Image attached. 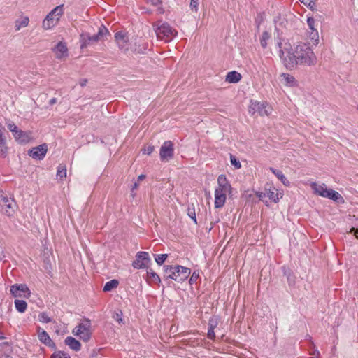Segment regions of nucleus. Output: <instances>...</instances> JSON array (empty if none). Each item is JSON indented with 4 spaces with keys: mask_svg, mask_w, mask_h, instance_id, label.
Listing matches in <instances>:
<instances>
[{
    "mask_svg": "<svg viewBox=\"0 0 358 358\" xmlns=\"http://www.w3.org/2000/svg\"><path fill=\"white\" fill-rule=\"evenodd\" d=\"M217 320L215 318H210L208 321V329H215L216 327L217 326Z\"/></svg>",
    "mask_w": 358,
    "mask_h": 358,
    "instance_id": "obj_40",
    "label": "nucleus"
},
{
    "mask_svg": "<svg viewBox=\"0 0 358 358\" xmlns=\"http://www.w3.org/2000/svg\"><path fill=\"white\" fill-rule=\"evenodd\" d=\"M29 20L27 17H24L20 22L16 21L15 29L20 30L21 27H26L28 25Z\"/></svg>",
    "mask_w": 358,
    "mask_h": 358,
    "instance_id": "obj_35",
    "label": "nucleus"
},
{
    "mask_svg": "<svg viewBox=\"0 0 358 358\" xmlns=\"http://www.w3.org/2000/svg\"><path fill=\"white\" fill-rule=\"evenodd\" d=\"M167 254H160L155 255V259L157 264L159 266L162 265L165 260L167 259Z\"/></svg>",
    "mask_w": 358,
    "mask_h": 358,
    "instance_id": "obj_34",
    "label": "nucleus"
},
{
    "mask_svg": "<svg viewBox=\"0 0 358 358\" xmlns=\"http://www.w3.org/2000/svg\"><path fill=\"white\" fill-rule=\"evenodd\" d=\"M190 273V268L180 265H176L174 266V270L172 273L164 275V278L166 280L169 278L181 283L187 279Z\"/></svg>",
    "mask_w": 358,
    "mask_h": 358,
    "instance_id": "obj_5",
    "label": "nucleus"
},
{
    "mask_svg": "<svg viewBox=\"0 0 358 358\" xmlns=\"http://www.w3.org/2000/svg\"><path fill=\"white\" fill-rule=\"evenodd\" d=\"M283 273L287 277V280L289 286L295 285L296 277L289 268L283 267Z\"/></svg>",
    "mask_w": 358,
    "mask_h": 358,
    "instance_id": "obj_23",
    "label": "nucleus"
},
{
    "mask_svg": "<svg viewBox=\"0 0 358 358\" xmlns=\"http://www.w3.org/2000/svg\"><path fill=\"white\" fill-rule=\"evenodd\" d=\"M282 77L284 78L286 84L289 86H295L296 85V80L295 78L288 73H282L281 75Z\"/></svg>",
    "mask_w": 358,
    "mask_h": 358,
    "instance_id": "obj_26",
    "label": "nucleus"
},
{
    "mask_svg": "<svg viewBox=\"0 0 358 358\" xmlns=\"http://www.w3.org/2000/svg\"><path fill=\"white\" fill-rule=\"evenodd\" d=\"M15 201L8 198L3 192H0V211L8 216L14 213Z\"/></svg>",
    "mask_w": 358,
    "mask_h": 358,
    "instance_id": "obj_8",
    "label": "nucleus"
},
{
    "mask_svg": "<svg viewBox=\"0 0 358 358\" xmlns=\"http://www.w3.org/2000/svg\"><path fill=\"white\" fill-rule=\"evenodd\" d=\"M15 139L20 143H26L29 141L28 134L22 130L18 129L13 135Z\"/></svg>",
    "mask_w": 358,
    "mask_h": 358,
    "instance_id": "obj_19",
    "label": "nucleus"
},
{
    "mask_svg": "<svg viewBox=\"0 0 358 358\" xmlns=\"http://www.w3.org/2000/svg\"><path fill=\"white\" fill-rule=\"evenodd\" d=\"M199 0H191L190 1V7L192 9H195L196 11L198 10Z\"/></svg>",
    "mask_w": 358,
    "mask_h": 358,
    "instance_id": "obj_46",
    "label": "nucleus"
},
{
    "mask_svg": "<svg viewBox=\"0 0 358 358\" xmlns=\"http://www.w3.org/2000/svg\"><path fill=\"white\" fill-rule=\"evenodd\" d=\"M174 266L173 265H166L164 266V272L166 274L172 273L173 271L174 270Z\"/></svg>",
    "mask_w": 358,
    "mask_h": 358,
    "instance_id": "obj_43",
    "label": "nucleus"
},
{
    "mask_svg": "<svg viewBox=\"0 0 358 358\" xmlns=\"http://www.w3.org/2000/svg\"><path fill=\"white\" fill-rule=\"evenodd\" d=\"M7 127L8 129L13 133V135H14V133L15 134V132L18 130L17 127L13 122L8 123Z\"/></svg>",
    "mask_w": 358,
    "mask_h": 358,
    "instance_id": "obj_42",
    "label": "nucleus"
},
{
    "mask_svg": "<svg viewBox=\"0 0 358 358\" xmlns=\"http://www.w3.org/2000/svg\"><path fill=\"white\" fill-rule=\"evenodd\" d=\"M241 74L236 71L229 72L225 78V81L229 83H237L241 79Z\"/></svg>",
    "mask_w": 358,
    "mask_h": 358,
    "instance_id": "obj_18",
    "label": "nucleus"
},
{
    "mask_svg": "<svg viewBox=\"0 0 358 358\" xmlns=\"http://www.w3.org/2000/svg\"><path fill=\"white\" fill-rule=\"evenodd\" d=\"M147 280L150 282H154L158 286L160 285L162 281L159 276L152 270V269H147Z\"/></svg>",
    "mask_w": 358,
    "mask_h": 358,
    "instance_id": "obj_17",
    "label": "nucleus"
},
{
    "mask_svg": "<svg viewBox=\"0 0 358 358\" xmlns=\"http://www.w3.org/2000/svg\"><path fill=\"white\" fill-rule=\"evenodd\" d=\"M299 1H301L303 3H308L309 5H310L312 3L313 4H315V0H299Z\"/></svg>",
    "mask_w": 358,
    "mask_h": 358,
    "instance_id": "obj_51",
    "label": "nucleus"
},
{
    "mask_svg": "<svg viewBox=\"0 0 358 358\" xmlns=\"http://www.w3.org/2000/svg\"><path fill=\"white\" fill-rule=\"evenodd\" d=\"M218 187L215 189V192L223 193L227 194L231 189L230 183L227 179L225 175H220L217 178Z\"/></svg>",
    "mask_w": 358,
    "mask_h": 358,
    "instance_id": "obj_13",
    "label": "nucleus"
},
{
    "mask_svg": "<svg viewBox=\"0 0 358 358\" xmlns=\"http://www.w3.org/2000/svg\"><path fill=\"white\" fill-rule=\"evenodd\" d=\"M278 47L280 49V59L287 69L292 70L298 64L311 66L316 62L315 55L306 43L299 44L294 51L289 43H285L282 46V42L278 41Z\"/></svg>",
    "mask_w": 358,
    "mask_h": 358,
    "instance_id": "obj_1",
    "label": "nucleus"
},
{
    "mask_svg": "<svg viewBox=\"0 0 358 358\" xmlns=\"http://www.w3.org/2000/svg\"><path fill=\"white\" fill-rule=\"evenodd\" d=\"M226 198L225 194L215 192V207L216 208H222L225 203Z\"/></svg>",
    "mask_w": 358,
    "mask_h": 358,
    "instance_id": "obj_21",
    "label": "nucleus"
},
{
    "mask_svg": "<svg viewBox=\"0 0 358 358\" xmlns=\"http://www.w3.org/2000/svg\"><path fill=\"white\" fill-rule=\"evenodd\" d=\"M6 132L5 128L0 124V147L6 145Z\"/></svg>",
    "mask_w": 358,
    "mask_h": 358,
    "instance_id": "obj_32",
    "label": "nucleus"
},
{
    "mask_svg": "<svg viewBox=\"0 0 358 358\" xmlns=\"http://www.w3.org/2000/svg\"><path fill=\"white\" fill-rule=\"evenodd\" d=\"M118 285L119 281L117 280H111L105 284L103 290L105 292H110L114 288H116L118 286Z\"/></svg>",
    "mask_w": 358,
    "mask_h": 358,
    "instance_id": "obj_25",
    "label": "nucleus"
},
{
    "mask_svg": "<svg viewBox=\"0 0 358 358\" xmlns=\"http://www.w3.org/2000/svg\"><path fill=\"white\" fill-rule=\"evenodd\" d=\"M50 358H71V357L68 353L58 350L52 354Z\"/></svg>",
    "mask_w": 358,
    "mask_h": 358,
    "instance_id": "obj_33",
    "label": "nucleus"
},
{
    "mask_svg": "<svg viewBox=\"0 0 358 358\" xmlns=\"http://www.w3.org/2000/svg\"><path fill=\"white\" fill-rule=\"evenodd\" d=\"M174 147L171 141H165L160 148L159 157L162 162H168L173 157Z\"/></svg>",
    "mask_w": 358,
    "mask_h": 358,
    "instance_id": "obj_9",
    "label": "nucleus"
},
{
    "mask_svg": "<svg viewBox=\"0 0 358 358\" xmlns=\"http://www.w3.org/2000/svg\"><path fill=\"white\" fill-rule=\"evenodd\" d=\"M55 52L56 58L58 59H62L63 57L68 56V48L66 43L62 41L59 42L56 46L52 49Z\"/></svg>",
    "mask_w": 358,
    "mask_h": 358,
    "instance_id": "obj_15",
    "label": "nucleus"
},
{
    "mask_svg": "<svg viewBox=\"0 0 358 358\" xmlns=\"http://www.w3.org/2000/svg\"><path fill=\"white\" fill-rule=\"evenodd\" d=\"M57 103V99L56 98H52L49 101V104L50 106H52L53 104L56 103Z\"/></svg>",
    "mask_w": 358,
    "mask_h": 358,
    "instance_id": "obj_53",
    "label": "nucleus"
},
{
    "mask_svg": "<svg viewBox=\"0 0 358 358\" xmlns=\"http://www.w3.org/2000/svg\"><path fill=\"white\" fill-rule=\"evenodd\" d=\"M64 343L75 351H79L81 348L80 341L72 336L66 337L64 340Z\"/></svg>",
    "mask_w": 358,
    "mask_h": 358,
    "instance_id": "obj_16",
    "label": "nucleus"
},
{
    "mask_svg": "<svg viewBox=\"0 0 358 358\" xmlns=\"http://www.w3.org/2000/svg\"><path fill=\"white\" fill-rule=\"evenodd\" d=\"M138 187V182H134V185H133V187H132V190L134 189H137Z\"/></svg>",
    "mask_w": 358,
    "mask_h": 358,
    "instance_id": "obj_56",
    "label": "nucleus"
},
{
    "mask_svg": "<svg viewBox=\"0 0 358 358\" xmlns=\"http://www.w3.org/2000/svg\"><path fill=\"white\" fill-rule=\"evenodd\" d=\"M270 171L281 181V182L288 187L290 185L289 181L287 179L281 171L277 170L273 167L269 168Z\"/></svg>",
    "mask_w": 358,
    "mask_h": 358,
    "instance_id": "obj_20",
    "label": "nucleus"
},
{
    "mask_svg": "<svg viewBox=\"0 0 358 358\" xmlns=\"http://www.w3.org/2000/svg\"><path fill=\"white\" fill-rule=\"evenodd\" d=\"M3 358H13V357L9 355H6Z\"/></svg>",
    "mask_w": 358,
    "mask_h": 358,
    "instance_id": "obj_57",
    "label": "nucleus"
},
{
    "mask_svg": "<svg viewBox=\"0 0 358 358\" xmlns=\"http://www.w3.org/2000/svg\"><path fill=\"white\" fill-rule=\"evenodd\" d=\"M122 315V311H120V313H116V317L115 318L119 323H121L122 322V319L121 317Z\"/></svg>",
    "mask_w": 358,
    "mask_h": 358,
    "instance_id": "obj_49",
    "label": "nucleus"
},
{
    "mask_svg": "<svg viewBox=\"0 0 358 358\" xmlns=\"http://www.w3.org/2000/svg\"><path fill=\"white\" fill-rule=\"evenodd\" d=\"M38 336L39 341L45 345L52 348H56V345L54 341L50 338L48 334L41 327L38 328Z\"/></svg>",
    "mask_w": 358,
    "mask_h": 358,
    "instance_id": "obj_14",
    "label": "nucleus"
},
{
    "mask_svg": "<svg viewBox=\"0 0 358 358\" xmlns=\"http://www.w3.org/2000/svg\"><path fill=\"white\" fill-rule=\"evenodd\" d=\"M275 189H266V195L269 199L275 203H277L279 200L278 194L275 192Z\"/></svg>",
    "mask_w": 358,
    "mask_h": 358,
    "instance_id": "obj_28",
    "label": "nucleus"
},
{
    "mask_svg": "<svg viewBox=\"0 0 358 358\" xmlns=\"http://www.w3.org/2000/svg\"><path fill=\"white\" fill-rule=\"evenodd\" d=\"M66 176V168L63 164H60L57 167V177L60 180Z\"/></svg>",
    "mask_w": 358,
    "mask_h": 358,
    "instance_id": "obj_29",
    "label": "nucleus"
},
{
    "mask_svg": "<svg viewBox=\"0 0 358 358\" xmlns=\"http://www.w3.org/2000/svg\"><path fill=\"white\" fill-rule=\"evenodd\" d=\"M351 232L353 233L354 236L358 238V229L352 227L351 229Z\"/></svg>",
    "mask_w": 358,
    "mask_h": 358,
    "instance_id": "obj_50",
    "label": "nucleus"
},
{
    "mask_svg": "<svg viewBox=\"0 0 358 358\" xmlns=\"http://www.w3.org/2000/svg\"><path fill=\"white\" fill-rule=\"evenodd\" d=\"M87 83V79H82L80 81V85L81 87H84L86 85Z\"/></svg>",
    "mask_w": 358,
    "mask_h": 358,
    "instance_id": "obj_52",
    "label": "nucleus"
},
{
    "mask_svg": "<svg viewBox=\"0 0 358 358\" xmlns=\"http://www.w3.org/2000/svg\"><path fill=\"white\" fill-rule=\"evenodd\" d=\"M271 35L267 31H264L262 33L260 38L261 46L265 49L267 47V41L270 39Z\"/></svg>",
    "mask_w": 358,
    "mask_h": 358,
    "instance_id": "obj_30",
    "label": "nucleus"
},
{
    "mask_svg": "<svg viewBox=\"0 0 358 358\" xmlns=\"http://www.w3.org/2000/svg\"><path fill=\"white\" fill-rule=\"evenodd\" d=\"M155 150V147L153 145H148L147 148L143 149V152L146 153L147 155H150Z\"/></svg>",
    "mask_w": 358,
    "mask_h": 358,
    "instance_id": "obj_45",
    "label": "nucleus"
},
{
    "mask_svg": "<svg viewBox=\"0 0 358 358\" xmlns=\"http://www.w3.org/2000/svg\"><path fill=\"white\" fill-rule=\"evenodd\" d=\"M253 110L257 112L260 115H268L269 113L266 109V106L263 103H255L253 106Z\"/></svg>",
    "mask_w": 358,
    "mask_h": 358,
    "instance_id": "obj_22",
    "label": "nucleus"
},
{
    "mask_svg": "<svg viewBox=\"0 0 358 358\" xmlns=\"http://www.w3.org/2000/svg\"><path fill=\"white\" fill-rule=\"evenodd\" d=\"M63 6L64 5H59L55 7L45 17L43 22V26L45 28H50L51 23H53L54 17H55L56 21L59 20V17L63 14Z\"/></svg>",
    "mask_w": 358,
    "mask_h": 358,
    "instance_id": "obj_11",
    "label": "nucleus"
},
{
    "mask_svg": "<svg viewBox=\"0 0 358 358\" xmlns=\"http://www.w3.org/2000/svg\"><path fill=\"white\" fill-rule=\"evenodd\" d=\"M38 317H39V321L41 322L48 323V322H52V319L50 317H48V314L45 312L40 313Z\"/></svg>",
    "mask_w": 358,
    "mask_h": 358,
    "instance_id": "obj_36",
    "label": "nucleus"
},
{
    "mask_svg": "<svg viewBox=\"0 0 358 358\" xmlns=\"http://www.w3.org/2000/svg\"><path fill=\"white\" fill-rule=\"evenodd\" d=\"M151 264L150 257L147 252L140 251L136 255V259L132 262V266L136 269H148Z\"/></svg>",
    "mask_w": 358,
    "mask_h": 358,
    "instance_id": "obj_7",
    "label": "nucleus"
},
{
    "mask_svg": "<svg viewBox=\"0 0 358 358\" xmlns=\"http://www.w3.org/2000/svg\"><path fill=\"white\" fill-rule=\"evenodd\" d=\"M256 196L259 199V200H263V199L266 196V192H257Z\"/></svg>",
    "mask_w": 358,
    "mask_h": 358,
    "instance_id": "obj_48",
    "label": "nucleus"
},
{
    "mask_svg": "<svg viewBox=\"0 0 358 358\" xmlns=\"http://www.w3.org/2000/svg\"><path fill=\"white\" fill-rule=\"evenodd\" d=\"M8 147L6 145L4 146L0 147V157L5 158L8 154Z\"/></svg>",
    "mask_w": 358,
    "mask_h": 358,
    "instance_id": "obj_41",
    "label": "nucleus"
},
{
    "mask_svg": "<svg viewBox=\"0 0 358 358\" xmlns=\"http://www.w3.org/2000/svg\"><path fill=\"white\" fill-rule=\"evenodd\" d=\"M153 27L157 38L166 43L171 41L178 34V31L166 22H157L153 24Z\"/></svg>",
    "mask_w": 358,
    "mask_h": 358,
    "instance_id": "obj_3",
    "label": "nucleus"
},
{
    "mask_svg": "<svg viewBox=\"0 0 358 358\" xmlns=\"http://www.w3.org/2000/svg\"><path fill=\"white\" fill-rule=\"evenodd\" d=\"M90 320L85 318L83 322L73 330V333L83 341L87 342L91 338L92 334Z\"/></svg>",
    "mask_w": 358,
    "mask_h": 358,
    "instance_id": "obj_4",
    "label": "nucleus"
},
{
    "mask_svg": "<svg viewBox=\"0 0 358 358\" xmlns=\"http://www.w3.org/2000/svg\"><path fill=\"white\" fill-rule=\"evenodd\" d=\"M307 24L309 28L312 30L311 34H313V31H315V34L312 36V39H314L315 36H317V39H318V34L316 29H315V20L313 17H308L307 19Z\"/></svg>",
    "mask_w": 358,
    "mask_h": 358,
    "instance_id": "obj_31",
    "label": "nucleus"
},
{
    "mask_svg": "<svg viewBox=\"0 0 358 358\" xmlns=\"http://www.w3.org/2000/svg\"><path fill=\"white\" fill-rule=\"evenodd\" d=\"M315 191L320 196L331 199L338 203L344 202L343 198L338 192L327 189L325 185L316 186Z\"/></svg>",
    "mask_w": 358,
    "mask_h": 358,
    "instance_id": "obj_6",
    "label": "nucleus"
},
{
    "mask_svg": "<svg viewBox=\"0 0 358 358\" xmlns=\"http://www.w3.org/2000/svg\"><path fill=\"white\" fill-rule=\"evenodd\" d=\"M157 11L160 13V14H163L164 13V10L163 8L162 7H159L157 8Z\"/></svg>",
    "mask_w": 358,
    "mask_h": 358,
    "instance_id": "obj_55",
    "label": "nucleus"
},
{
    "mask_svg": "<svg viewBox=\"0 0 358 358\" xmlns=\"http://www.w3.org/2000/svg\"><path fill=\"white\" fill-rule=\"evenodd\" d=\"M16 310L19 313H24L27 308V303L24 300L15 299L14 301Z\"/></svg>",
    "mask_w": 358,
    "mask_h": 358,
    "instance_id": "obj_24",
    "label": "nucleus"
},
{
    "mask_svg": "<svg viewBox=\"0 0 358 358\" xmlns=\"http://www.w3.org/2000/svg\"><path fill=\"white\" fill-rule=\"evenodd\" d=\"M10 294L13 297H26L29 298L31 295V292L29 287L25 284H15L10 287Z\"/></svg>",
    "mask_w": 358,
    "mask_h": 358,
    "instance_id": "obj_10",
    "label": "nucleus"
},
{
    "mask_svg": "<svg viewBox=\"0 0 358 358\" xmlns=\"http://www.w3.org/2000/svg\"><path fill=\"white\" fill-rule=\"evenodd\" d=\"M357 109H358V105H357Z\"/></svg>",
    "mask_w": 358,
    "mask_h": 358,
    "instance_id": "obj_59",
    "label": "nucleus"
},
{
    "mask_svg": "<svg viewBox=\"0 0 358 358\" xmlns=\"http://www.w3.org/2000/svg\"><path fill=\"white\" fill-rule=\"evenodd\" d=\"M151 4L154 6H158L162 3V0H150Z\"/></svg>",
    "mask_w": 358,
    "mask_h": 358,
    "instance_id": "obj_47",
    "label": "nucleus"
},
{
    "mask_svg": "<svg viewBox=\"0 0 358 358\" xmlns=\"http://www.w3.org/2000/svg\"><path fill=\"white\" fill-rule=\"evenodd\" d=\"M230 162L231 164L236 168L240 169L241 167V164L239 160L234 155H230Z\"/></svg>",
    "mask_w": 358,
    "mask_h": 358,
    "instance_id": "obj_38",
    "label": "nucleus"
},
{
    "mask_svg": "<svg viewBox=\"0 0 358 358\" xmlns=\"http://www.w3.org/2000/svg\"><path fill=\"white\" fill-rule=\"evenodd\" d=\"M110 35L108 29L104 25H101L98 33L94 36H90L89 33L83 32L80 35V48L84 49L90 45L103 40L104 38L107 39L106 36Z\"/></svg>",
    "mask_w": 358,
    "mask_h": 358,
    "instance_id": "obj_2",
    "label": "nucleus"
},
{
    "mask_svg": "<svg viewBox=\"0 0 358 358\" xmlns=\"http://www.w3.org/2000/svg\"><path fill=\"white\" fill-rule=\"evenodd\" d=\"M187 212L188 216L194 221L195 224H197L195 207L193 203L188 205Z\"/></svg>",
    "mask_w": 358,
    "mask_h": 358,
    "instance_id": "obj_27",
    "label": "nucleus"
},
{
    "mask_svg": "<svg viewBox=\"0 0 358 358\" xmlns=\"http://www.w3.org/2000/svg\"><path fill=\"white\" fill-rule=\"evenodd\" d=\"M207 336L209 339L214 341L215 339V334L214 329H208Z\"/></svg>",
    "mask_w": 358,
    "mask_h": 358,
    "instance_id": "obj_44",
    "label": "nucleus"
},
{
    "mask_svg": "<svg viewBox=\"0 0 358 358\" xmlns=\"http://www.w3.org/2000/svg\"><path fill=\"white\" fill-rule=\"evenodd\" d=\"M4 338V336L0 335V339Z\"/></svg>",
    "mask_w": 358,
    "mask_h": 358,
    "instance_id": "obj_58",
    "label": "nucleus"
},
{
    "mask_svg": "<svg viewBox=\"0 0 358 358\" xmlns=\"http://www.w3.org/2000/svg\"><path fill=\"white\" fill-rule=\"evenodd\" d=\"M199 278V271H194L189 278V283L190 285H193L194 283H195L196 282V280H198Z\"/></svg>",
    "mask_w": 358,
    "mask_h": 358,
    "instance_id": "obj_39",
    "label": "nucleus"
},
{
    "mask_svg": "<svg viewBox=\"0 0 358 358\" xmlns=\"http://www.w3.org/2000/svg\"><path fill=\"white\" fill-rule=\"evenodd\" d=\"M48 150V145L46 143H43L33 148L31 150H29V156L32 157L36 159H43L45 156V154Z\"/></svg>",
    "mask_w": 358,
    "mask_h": 358,
    "instance_id": "obj_12",
    "label": "nucleus"
},
{
    "mask_svg": "<svg viewBox=\"0 0 358 358\" xmlns=\"http://www.w3.org/2000/svg\"><path fill=\"white\" fill-rule=\"evenodd\" d=\"M145 178V175L144 174H141L138 177V181H141V180H143V179Z\"/></svg>",
    "mask_w": 358,
    "mask_h": 358,
    "instance_id": "obj_54",
    "label": "nucleus"
},
{
    "mask_svg": "<svg viewBox=\"0 0 358 358\" xmlns=\"http://www.w3.org/2000/svg\"><path fill=\"white\" fill-rule=\"evenodd\" d=\"M126 36L125 34L122 31H118L115 33V38L117 42H120V41H122V43H126L127 40L125 39Z\"/></svg>",
    "mask_w": 358,
    "mask_h": 358,
    "instance_id": "obj_37",
    "label": "nucleus"
}]
</instances>
